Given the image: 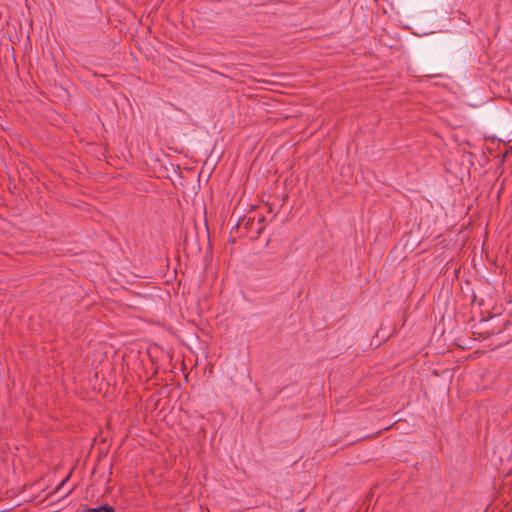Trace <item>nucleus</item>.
<instances>
[{"mask_svg":"<svg viewBox=\"0 0 512 512\" xmlns=\"http://www.w3.org/2000/svg\"><path fill=\"white\" fill-rule=\"evenodd\" d=\"M86 512H115L114 508L109 505H102L97 508H89L86 510Z\"/></svg>","mask_w":512,"mask_h":512,"instance_id":"f257e3e1","label":"nucleus"},{"mask_svg":"<svg viewBox=\"0 0 512 512\" xmlns=\"http://www.w3.org/2000/svg\"><path fill=\"white\" fill-rule=\"evenodd\" d=\"M67 479H68V477L65 480H62L61 485H63Z\"/></svg>","mask_w":512,"mask_h":512,"instance_id":"f03ea898","label":"nucleus"}]
</instances>
